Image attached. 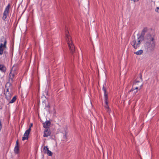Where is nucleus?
<instances>
[{
    "mask_svg": "<svg viewBox=\"0 0 159 159\" xmlns=\"http://www.w3.org/2000/svg\"><path fill=\"white\" fill-rule=\"evenodd\" d=\"M155 11L158 13H159V7H157L156 8V9L155 10Z\"/></svg>",
    "mask_w": 159,
    "mask_h": 159,
    "instance_id": "23",
    "label": "nucleus"
},
{
    "mask_svg": "<svg viewBox=\"0 0 159 159\" xmlns=\"http://www.w3.org/2000/svg\"><path fill=\"white\" fill-rule=\"evenodd\" d=\"M140 80L141 81H142V75H140L139 77Z\"/></svg>",
    "mask_w": 159,
    "mask_h": 159,
    "instance_id": "28",
    "label": "nucleus"
},
{
    "mask_svg": "<svg viewBox=\"0 0 159 159\" xmlns=\"http://www.w3.org/2000/svg\"><path fill=\"white\" fill-rule=\"evenodd\" d=\"M2 127V125L1 123H0V131L1 130V129Z\"/></svg>",
    "mask_w": 159,
    "mask_h": 159,
    "instance_id": "31",
    "label": "nucleus"
},
{
    "mask_svg": "<svg viewBox=\"0 0 159 159\" xmlns=\"http://www.w3.org/2000/svg\"><path fill=\"white\" fill-rule=\"evenodd\" d=\"M47 107H48V108H49L50 107V106L49 105H48L47 106Z\"/></svg>",
    "mask_w": 159,
    "mask_h": 159,
    "instance_id": "32",
    "label": "nucleus"
},
{
    "mask_svg": "<svg viewBox=\"0 0 159 159\" xmlns=\"http://www.w3.org/2000/svg\"><path fill=\"white\" fill-rule=\"evenodd\" d=\"M43 127L45 128H46V129H48V128L50 125L51 122L49 121H46V122L43 124Z\"/></svg>",
    "mask_w": 159,
    "mask_h": 159,
    "instance_id": "12",
    "label": "nucleus"
},
{
    "mask_svg": "<svg viewBox=\"0 0 159 159\" xmlns=\"http://www.w3.org/2000/svg\"><path fill=\"white\" fill-rule=\"evenodd\" d=\"M107 112L109 113L111 111V109H110L109 107V108H108L107 109Z\"/></svg>",
    "mask_w": 159,
    "mask_h": 159,
    "instance_id": "24",
    "label": "nucleus"
},
{
    "mask_svg": "<svg viewBox=\"0 0 159 159\" xmlns=\"http://www.w3.org/2000/svg\"><path fill=\"white\" fill-rule=\"evenodd\" d=\"M68 31H66V39L67 41L68 46L69 48V49L70 51V52L72 54L73 56H74L75 54L74 52L75 51V49L74 47V44L72 43V41L71 39V38L70 36L67 34Z\"/></svg>",
    "mask_w": 159,
    "mask_h": 159,
    "instance_id": "4",
    "label": "nucleus"
},
{
    "mask_svg": "<svg viewBox=\"0 0 159 159\" xmlns=\"http://www.w3.org/2000/svg\"><path fill=\"white\" fill-rule=\"evenodd\" d=\"M46 153L49 156H52V152L50 150H48Z\"/></svg>",
    "mask_w": 159,
    "mask_h": 159,
    "instance_id": "20",
    "label": "nucleus"
},
{
    "mask_svg": "<svg viewBox=\"0 0 159 159\" xmlns=\"http://www.w3.org/2000/svg\"><path fill=\"white\" fill-rule=\"evenodd\" d=\"M33 124L32 123H31L30 125V127L29 128H30L31 129V127L33 126Z\"/></svg>",
    "mask_w": 159,
    "mask_h": 159,
    "instance_id": "27",
    "label": "nucleus"
},
{
    "mask_svg": "<svg viewBox=\"0 0 159 159\" xmlns=\"http://www.w3.org/2000/svg\"><path fill=\"white\" fill-rule=\"evenodd\" d=\"M31 129L29 128L27 130L24 134V136L22 137V140L24 141L25 140H27L29 138V136L30 133Z\"/></svg>",
    "mask_w": 159,
    "mask_h": 159,
    "instance_id": "6",
    "label": "nucleus"
},
{
    "mask_svg": "<svg viewBox=\"0 0 159 159\" xmlns=\"http://www.w3.org/2000/svg\"><path fill=\"white\" fill-rule=\"evenodd\" d=\"M139 82V81H135L133 84L132 88L129 91L127 94V96L130 97H133L138 92V90L141 89L143 84L139 86V87L136 86L138 83Z\"/></svg>",
    "mask_w": 159,
    "mask_h": 159,
    "instance_id": "3",
    "label": "nucleus"
},
{
    "mask_svg": "<svg viewBox=\"0 0 159 159\" xmlns=\"http://www.w3.org/2000/svg\"><path fill=\"white\" fill-rule=\"evenodd\" d=\"M3 48H0V55H2L3 54Z\"/></svg>",
    "mask_w": 159,
    "mask_h": 159,
    "instance_id": "22",
    "label": "nucleus"
},
{
    "mask_svg": "<svg viewBox=\"0 0 159 159\" xmlns=\"http://www.w3.org/2000/svg\"><path fill=\"white\" fill-rule=\"evenodd\" d=\"M10 7V5L9 4L6 7L5 10L3 12V16L2 17L3 20H5L7 18V17L9 14V11Z\"/></svg>",
    "mask_w": 159,
    "mask_h": 159,
    "instance_id": "5",
    "label": "nucleus"
},
{
    "mask_svg": "<svg viewBox=\"0 0 159 159\" xmlns=\"http://www.w3.org/2000/svg\"><path fill=\"white\" fill-rule=\"evenodd\" d=\"M4 94L5 95L6 98L7 100H9L11 98L12 94L10 93L8 89H7V90H5Z\"/></svg>",
    "mask_w": 159,
    "mask_h": 159,
    "instance_id": "7",
    "label": "nucleus"
},
{
    "mask_svg": "<svg viewBox=\"0 0 159 159\" xmlns=\"http://www.w3.org/2000/svg\"><path fill=\"white\" fill-rule=\"evenodd\" d=\"M18 69V67L17 65H14L12 67L11 72L16 74V71Z\"/></svg>",
    "mask_w": 159,
    "mask_h": 159,
    "instance_id": "11",
    "label": "nucleus"
},
{
    "mask_svg": "<svg viewBox=\"0 0 159 159\" xmlns=\"http://www.w3.org/2000/svg\"><path fill=\"white\" fill-rule=\"evenodd\" d=\"M105 102L106 103V105L105 106V108L106 109L107 108H109V107L108 106V98H105Z\"/></svg>",
    "mask_w": 159,
    "mask_h": 159,
    "instance_id": "17",
    "label": "nucleus"
},
{
    "mask_svg": "<svg viewBox=\"0 0 159 159\" xmlns=\"http://www.w3.org/2000/svg\"><path fill=\"white\" fill-rule=\"evenodd\" d=\"M135 81H136V80ZM139 81H140V80H139ZM139 82H139V83H138L136 85V86H139H139H140L141 84L140 85L139 84Z\"/></svg>",
    "mask_w": 159,
    "mask_h": 159,
    "instance_id": "29",
    "label": "nucleus"
},
{
    "mask_svg": "<svg viewBox=\"0 0 159 159\" xmlns=\"http://www.w3.org/2000/svg\"><path fill=\"white\" fill-rule=\"evenodd\" d=\"M147 31V29L144 28L140 36H139L137 39L134 38V40L131 42V44L133 48L135 49L139 47L140 44L142 41V39L143 38L144 36L145 33Z\"/></svg>",
    "mask_w": 159,
    "mask_h": 159,
    "instance_id": "2",
    "label": "nucleus"
},
{
    "mask_svg": "<svg viewBox=\"0 0 159 159\" xmlns=\"http://www.w3.org/2000/svg\"><path fill=\"white\" fill-rule=\"evenodd\" d=\"M44 153H46L47 151L49 150L47 146H44L43 149Z\"/></svg>",
    "mask_w": 159,
    "mask_h": 159,
    "instance_id": "19",
    "label": "nucleus"
},
{
    "mask_svg": "<svg viewBox=\"0 0 159 159\" xmlns=\"http://www.w3.org/2000/svg\"><path fill=\"white\" fill-rule=\"evenodd\" d=\"M66 133L65 134H64L63 137L64 139H66Z\"/></svg>",
    "mask_w": 159,
    "mask_h": 159,
    "instance_id": "25",
    "label": "nucleus"
},
{
    "mask_svg": "<svg viewBox=\"0 0 159 159\" xmlns=\"http://www.w3.org/2000/svg\"><path fill=\"white\" fill-rule=\"evenodd\" d=\"M102 90L104 91V98H108L107 97V93L106 90H107V88L106 87V84L103 85L102 87Z\"/></svg>",
    "mask_w": 159,
    "mask_h": 159,
    "instance_id": "13",
    "label": "nucleus"
},
{
    "mask_svg": "<svg viewBox=\"0 0 159 159\" xmlns=\"http://www.w3.org/2000/svg\"><path fill=\"white\" fill-rule=\"evenodd\" d=\"M131 1H133L134 2H138L139 0H131Z\"/></svg>",
    "mask_w": 159,
    "mask_h": 159,
    "instance_id": "30",
    "label": "nucleus"
},
{
    "mask_svg": "<svg viewBox=\"0 0 159 159\" xmlns=\"http://www.w3.org/2000/svg\"><path fill=\"white\" fill-rule=\"evenodd\" d=\"M12 82H10V81L7 82L5 85V90H7V89H8L9 90V88H11V84Z\"/></svg>",
    "mask_w": 159,
    "mask_h": 159,
    "instance_id": "14",
    "label": "nucleus"
},
{
    "mask_svg": "<svg viewBox=\"0 0 159 159\" xmlns=\"http://www.w3.org/2000/svg\"><path fill=\"white\" fill-rule=\"evenodd\" d=\"M6 67L3 65H0V70H1L2 72H5L6 71Z\"/></svg>",
    "mask_w": 159,
    "mask_h": 159,
    "instance_id": "15",
    "label": "nucleus"
},
{
    "mask_svg": "<svg viewBox=\"0 0 159 159\" xmlns=\"http://www.w3.org/2000/svg\"><path fill=\"white\" fill-rule=\"evenodd\" d=\"M51 133L50 130L49 129H45L44 132L43 136L44 137H48L50 136Z\"/></svg>",
    "mask_w": 159,
    "mask_h": 159,
    "instance_id": "9",
    "label": "nucleus"
},
{
    "mask_svg": "<svg viewBox=\"0 0 159 159\" xmlns=\"http://www.w3.org/2000/svg\"><path fill=\"white\" fill-rule=\"evenodd\" d=\"M16 74L14 73L10 72L9 74V81L11 82H13L15 75Z\"/></svg>",
    "mask_w": 159,
    "mask_h": 159,
    "instance_id": "10",
    "label": "nucleus"
},
{
    "mask_svg": "<svg viewBox=\"0 0 159 159\" xmlns=\"http://www.w3.org/2000/svg\"><path fill=\"white\" fill-rule=\"evenodd\" d=\"M19 142L18 140L16 141V144L14 148V152L15 154H17L19 153V148L18 146Z\"/></svg>",
    "mask_w": 159,
    "mask_h": 159,
    "instance_id": "8",
    "label": "nucleus"
},
{
    "mask_svg": "<svg viewBox=\"0 0 159 159\" xmlns=\"http://www.w3.org/2000/svg\"><path fill=\"white\" fill-rule=\"evenodd\" d=\"M4 40V44H3V46H4V48H6V43H7V41L6 40V39H5L4 38L3 39Z\"/></svg>",
    "mask_w": 159,
    "mask_h": 159,
    "instance_id": "21",
    "label": "nucleus"
},
{
    "mask_svg": "<svg viewBox=\"0 0 159 159\" xmlns=\"http://www.w3.org/2000/svg\"><path fill=\"white\" fill-rule=\"evenodd\" d=\"M154 35L147 34L145 37V39L146 40L145 44V47L148 52H153L156 46V41Z\"/></svg>",
    "mask_w": 159,
    "mask_h": 159,
    "instance_id": "1",
    "label": "nucleus"
},
{
    "mask_svg": "<svg viewBox=\"0 0 159 159\" xmlns=\"http://www.w3.org/2000/svg\"><path fill=\"white\" fill-rule=\"evenodd\" d=\"M143 52V50H140L136 52H134V53L138 55H139L142 54Z\"/></svg>",
    "mask_w": 159,
    "mask_h": 159,
    "instance_id": "16",
    "label": "nucleus"
},
{
    "mask_svg": "<svg viewBox=\"0 0 159 159\" xmlns=\"http://www.w3.org/2000/svg\"><path fill=\"white\" fill-rule=\"evenodd\" d=\"M0 48H4L3 44L2 43H1L0 45Z\"/></svg>",
    "mask_w": 159,
    "mask_h": 159,
    "instance_id": "26",
    "label": "nucleus"
},
{
    "mask_svg": "<svg viewBox=\"0 0 159 159\" xmlns=\"http://www.w3.org/2000/svg\"><path fill=\"white\" fill-rule=\"evenodd\" d=\"M16 96H14L12 99L9 102L10 103H12L13 102H14L16 100Z\"/></svg>",
    "mask_w": 159,
    "mask_h": 159,
    "instance_id": "18",
    "label": "nucleus"
}]
</instances>
